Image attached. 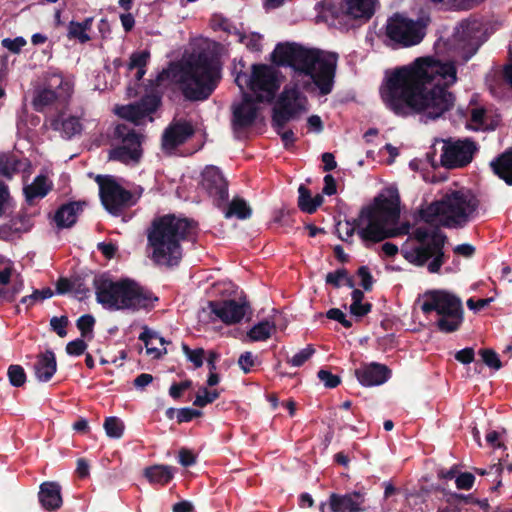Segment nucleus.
Returning a JSON list of instances; mask_svg holds the SVG:
<instances>
[{
	"label": "nucleus",
	"mask_w": 512,
	"mask_h": 512,
	"mask_svg": "<svg viewBox=\"0 0 512 512\" xmlns=\"http://www.w3.org/2000/svg\"><path fill=\"white\" fill-rule=\"evenodd\" d=\"M202 391L204 393L203 395H196L195 400L193 402L194 406L205 407L206 405L213 403L220 397V392L218 390L209 391L207 388H203Z\"/></svg>",
	"instance_id": "de8ad7c7"
},
{
	"label": "nucleus",
	"mask_w": 512,
	"mask_h": 512,
	"mask_svg": "<svg viewBox=\"0 0 512 512\" xmlns=\"http://www.w3.org/2000/svg\"><path fill=\"white\" fill-rule=\"evenodd\" d=\"M474 481H475V476L469 472L461 473L455 479L457 488L464 489V490L471 489L474 484Z\"/></svg>",
	"instance_id": "e2e57ef3"
},
{
	"label": "nucleus",
	"mask_w": 512,
	"mask_h": 512,
	"mask_svg": "<svg viewBox=\"0 0 512 512\" xmlns=\"http://www.w3.org/2000/svg\"><path fill=\"white\" fill-rule=\"evenodd\" d=\"M480 201L470 190H452L430 204L426 213L430 217H441L447 228H463L476 215Z\"/></svg>",
	"instance_id": "6e6552de"
},
{
	"label": "nucleus",
	"mask_w": 512,
	"mask_h": 512,
	"mask_svg": "<svg viewBox=\"0 0 512 512\" xmlns=\"http://www.w3.org/2000/svg\"><path fill=\"white\" fill-rule=\"evenodd\" d=\"M198 223L190 218L166 214L153 219L147 231L152 260L167 267L178 266L182 256V241L192 240L197 234Z\"/></svg>",
	"instance_id": "7ed1b4c3"
},
{
	"label": "nucleus",
	"mask_w": 512,
	"mask_h": 512,
	"mask_svg": "<svg viewBox=\"0 0 512 512\" xmlns=\"http://www.w3.org/2000/svg\"><path fill=\"white\" fill-rule=\"evenodd\" d=\"M182 349L187 358L194 364L195 368L203 365L205 351L203 348L191 349L187 344H182Z\"/></svg>",
	"instance_id": "a18cd8bd"
},
{
	"label": "nucleus",
	"mask_w": 512,
	"mask_h": 512,
	"mask_svg": "<svg viewBox=\"0 0 512 512\" xmlns=\"http://www.w3.org/2000/svg\"><path fill=\"white\" fill-rule=\"evenodd\" d=\"M178 457H179V463L183 467H190L196 463L195 454L186 448L180 449Z\"/></svg>",
	"instance_id": "338daca9"
},
{
	"label": "nucleus",
	"mask_w": 512,
	"mask_h": 512,
	"mask_svg": "<svg viewBox=\"0 0 512 512\" xmlns=\"http://www.w3.org/2000/svg\"><path fill=\"white\" fill-rule=\"evenodd\" d=\"M256 364V357L250 351L242 353L238 359V365L245 374L251 372Z\"/></svg>",
	"instance_id": "052dcab7"
},
{
	"label": "nucleus",
	"mask_w": 512,
	"mask_h": 512,
	"mask_svg": "<svg viewBox=\"0 0 512 512\" xmlns=\"http://www.w3.org/2000/svg\"><path fill=\"white\" fill-rule=\"evenodd\" d=\"M96 300L109 310H152L159 298L148 288L131 278L113 281L104 275L93 280Z\"/></svg>",
	"instance_id": "39448f33"
},
{
	"label": "nucleus",
	"mask_w": 512,
	"mask_h": 512,
	"mask_svg": "<svg viewBox=\"0 0 512 512\" xmlns=\"http://www.w3.org/2000/svg\"><path fill=\"white\" fill-rule=\"evenodd\" d=\"M138 104L143 109L144 113L149 116L150 114L156 112V110L161 105V96L156 93L146 94L140 99Z\"/></svg>",
	"instance_id": "4c0bfd02"
},
{
	"label": "nucleus",
	"mask_w": 512,
	"mask_h": 512,
	"mask_svg": "<svg viewBox=\"0 0 512 512\" xmlns=\"http://www.w3.org/2000/svg\"><path fill=\"white\" fill-rule=\"evenodd\" d=\"M387 192L388 196L379 194L372 205L364 206L352 224L346 223L347 237L353 236L363 220L367 221V225L357 233L364 242L378 243L395 236L394 230L387 226L396 224L400 218V196L397 189H388Z\"/></svg>",
	"instance_id": "20e7f679"
},
{
	"label": "nucleus",
	"mask_w": 512,
	"mask_h": 512,
	"mask_svg": "<svg viewBox=\"0 0 512 512\" xmlns=\"http://www.w3.org/2000/svg\"><path fill=\"white\" fill-rule=\"evenodd\" d=\"M298 207L301 211L306 213V209L311 206V201L313 199L310 190L303 184H301L298 188Z\"/></svg>",
	"instance_id": "6e6d98bb"
},
{
	"label": "nucleus",
	"mask_w": 512,
	"mask_h": 512,
	"mask_svg": "<svg viewBox=\"0 0 512 512\" xmlns=\"http://www.w3.org/2000/svg\"><path fill=\"white\" fill-rule=\"evenodd\" d=\"M357 275L361 278L360 285L365 291H371L374 283V278L370 273L367 266H360L357 270Z\"/></svg>",
	"instance_id": "bf43d9fd"
},
{
	"label": "nucleus",
	"mask_w": 512,
	"mask_h": 512,
	"mask_svg": "<svg viewBox=\"0 0 512 512\" xmlns=\"http://www.w3.org/2000/svg\"><path fill=\"white\" fill-rule=\"evenodd\" d=\"M62 115L63 114L59 112L56 116L50 118L51 129L61 132L62 137L66 139H71L73 136L80 134L82 131L80 119L76 116L63 119Z\"/></svg>",
	"instance_id": "cd10ccee"
},
{
	"label": "nucleus",
	"mask_w": 512,
	"mask_h": 512,
	"mask_svg": "<svg viewBox=\"0 0 512 512\" xmlns=\"http://www.w3.org/2000/svg\"><path fill=\"white\" fill-rule=\"evenodd\" d=\"M458 80L453 61L418 58L411 66L397 68L381 92L383 102L395 115L420 114L436 120L451 111L456 95L449 91Z\"/></svg>",
	"instance_id": "f257e3e1"
},
{
	"label": "nucleus",
	"mask_w": 512,
	"mask_h": 512,
	"mask_svg": "<svg viewBox=\"0 0 512 512\" xmlns=\"http://www.w3.org/2000/svg\"><path fill=\"white\" fill-rule=\"evenodd\" d=\"M23 165V160L13 152H0V176L5 179L12 180L23 169ZM25 165H29V163L27 162Z\"/></svg>",
	"instance_id": "7c9ffc66"
},
{
	"label": "nucleus",
	"mask_w": 512,
	"mask_h": 512,
	"mask_svg": "<svg viewBox=\"0 0 512 512\" xmlns=\"http://www.w3.org/2000/svg\"><path fill=\"white\" fill-rule=\"evenodd\" d=\"M475 352L471 347H466L455 354V359L462 364H470L474 361Z\"/></svg>",
	"instance_id": "774afa93"
},
{
	"label": "nucleus",
	"mask_w": 512,
	"mask_h": 512,
	"mask_svg": "<svg viewBox=\"0 0 512 512\" xmlns=\"http://www.w3.org/2000/svg\"><path fill=\"white\" fill-rule=\"evenodd\" d=\"M489 165L499 179L512 186V147L499 154Z\"/></svg>",
	"instance_id": "c85d7f7f"
},
{
	"label": "nucleus",
	"mask_w": 512,
	"mask_h": 512,
	"mask_svg": "<svg viewBox=\"0 0 512 512\" xmlns=\"http://www.w3.org/2000/svg\"><path fill=\"white\" fill-rule=\"evenodd\" d=\"M96 182L101 202L109 213L118 216L124 209L136 204L137 198L132 192L123 188L112 176L98 175Z\"/></svg>",
	"instance_id": "2eb2a0df"
},
{
	"label": "nucleus",
	"mask_w": 512,
	"mask_h": 512,
	"mask_svg": "<svg viewBox=\"0 0 512 512\" xmlns=\"http://www.w3.org/2000/svg\"><path fill=\"white\" fill-rule=\"evenodd\" d=\"M15 273L14 264L8 260L2 270H0V285L7 286Z\"/></svg>",
	"instance_id": "69168bd1"
},
{
	"label": "nucleus",
	"mask_w": 512,
	"mask_h": 512,
	"mask_svg": "<svg viewBox=\"0 0 512 512\" xmlns=\"http://www.w3.org/2000/svg\"><path fill=\"white\" fill-rule=\"evenodd\" d=\"M114 138L121 145L114 147L109 152V159L124 164L138 163L143 155L142 143L144 135L129 124H118L114 130Z\"/></svg>",
	"instance_id": "f8f14e48"
},
{
	"label": "nucleus",
	"mask_w": 512,
	"mask_h": 512,
	"mask_svg": "<svg viewBox=\"0 0 512 512\" xmlns=\"http://www.w3.org/2000/svg\"><path fill=\"white\" fill-rule=\"evenodd\" d=\"M121 116L127 120L137 123L141 119L147 117V114L144 113L143 109L137 102L135 104L123 107V113L121 114Z\"/></svg>",
	"instance_id": "37998d69"
},
{
	"label": "nucleus",
	"mask_w": 512,
	"mask_h": 512,
	"mask_svg": "<svg viewBox=\"0 0 512 512\" xmlns=\"http://www.w3.org/2000/svg\"><path fill=\"white\" fill-rule=\"evenodd\" d=\"M38 499L43 509L57 511L63 504L61 486L58 482L46 481L39 487Z\"/></svg>",
	"instance_id": "b1692460"
},
{
	"label": "nucleus",
	"mask_w": 512,
	"mask_h": 512,
	"mask_svg": "<svg viewBox=\"0 0 512 512\" xmlns=\"http://www.w3.org/2000/svg\"><path fill=\"white\" fill-rule=\"evenodd\" d=\"M411 236L417 245L401 249L404 259L416 267L427 265V270L432 274L439 273L448 258L444 252L447 236L437 227L425 226L414 228Z\"/></svg>",
	"instance_id": "0eeeda50"
},
{
	"label": "nucleus",
	"mask_w": 512,
	"mask_h": 512,
	"mask_svg": "<svg viewBox=\"0 0 512 512\" xmlns=\"http://www.w3.org/2000/svg\"><path fill=\"white\" fill-rule=\"evenodd\" d=\"M24 289L23 277L17 273L11 286L0 288V299L12 303Z\"/></svg>",
	"instance_id": "f704fd0d"
},
{
	"label": "nucleus",
	"mask_w": 512,
	"mask_h": 512,
	"mask_svg": "<svg viewBox=\"0 0 512 512\" xmlns=\"http://www.w3.org/2000/svg\"><path fill=\"white\" fill-rule=\"evenodd\" d=\"M209 308L225 324L239 323L250 308L247 302L239 303L236 300H215L209 302Z\"/></svg>",
	"instance_id": "412c9836"
},
{
	"label": "nucleus",
	"mask_w": 512,
	"mask_h": 512,
	"mask_svg": "<svg viewBox=\"0 0 512 512\" xmlns=\"http://www.w3.org/2000/svg\"><path fill=\"white\" fill-rule=\"evenodd\" d=\"M317 376L320 381L324 383V386L329 389L336 388L341 383L339 376L334 375L325 369H320L317 373Z\"/></svg>",
	"instance_id": "3c124183"
},
{
	"label": "nucleus",
	"mask_w": 512,
	"mask_h": 512,
	"mask_svg": "<svg viewBox=\"0 0 512 512\" xmlns=\"http://www.w3.org/2000/svg\"><path fill=\"white\" fill-rule=\"evenodd\" d=\"M262 36L259 33H251L250 35L240 34L239 42L244 43L246 47L253 52H260L262 49L261 45Z\"/></svg>",
	"instance_id": "c03bdc74"
},
{
	"label": "nucleus",
	"mask_w": 512,
	"mask_h": 512,
	"mask_svg": "<svg viewBox=\"0 0 512 512\" xmlns=\"http://www.w3.org/2000/svg\"><path fill=\"white\" fill-rule=\"evenodd\" d=\"M124 423L118 417H107L104 421V429L108 437L119 439L124 433Z\"/></svg>",
	"instance_id": "e433bc0d"
},
{
	"label": "nucleus",
	"mask_w": 512,
	"mask_h": 512,
	"mask_svg": "<svg viewBox=\"0 0 512 512\" xmlns=\"http://www.w3.org/2000/svg\"><path fill=\"white\" fill-rule=\"evenodd\" d=\"M364 493L353 491L346 494L331 493L329 496V507L331 512H360L363 509Z\"/></svg>",
	"instance_id": "5701e85b"
},
{
	"label": "nucleus",
	"mask_w": 512,
	"mask_h": 512,
	"mask_svg": "<svg viewBox=\"0 0 512 512\" xmlns=\"http://www.w3.org/2000/svg\"><path fill=\"white\" fill-rule=\"evenodd\" d=\"M201 185L218 208L221 209L227 203L228 181L218 167L207 166L203 170Z\"/></svg>",
	"instance_id": "a211bd4d"
},
{
	"label": "nucleus",
	"mask_w": 512,
	"mask_h": 512,
	"mask_svg": "<svg viewBox=\"0 0 512 512\" xmlns=\"http://www.w3.org/2000/svg\"><path fill=\"white\" fill-rule=\"evenodd\" d=\"M375 0H343L336 7L332 5L330 12L341 24L346 20H369L374 14Z\"/></svg>",
	"instance_id": "f3484780"
},
{
	"label": "nucleus",
	"mask_w": 512,
	"mask_h": 512,
	"mask_svg": "<svg viewBox=\"0 0 512 512\" xmlns=\"http://www.w3.org/2000/svg\"><path fill=\"white\" fill-rule=\"evenodd\" d=\"M72 87L61 73L49 72L43 87L34 91L32 106L35 111L43 113L47 108L64 107L71 95Z\"/></svg>",
	"instance_id": "9b49d317"
},
{
	"label": "nucleus",
	"mask_w": 512,
	"mask_h": 512,
	"mask_svg": "<svg viewBox=\"0 0 512 512\" xmlns=\"http://www.w3.org/2000/svg\"><path fill=\"white\" fill-rule=\"evenodd\" d=\"M88 345L83 340V338H77L73 341H70L66 345V353L70 356H80L84 354Z\"/></svg>",
	"instance_id": "864d4df0"
},
{
	"label": "nucleus",
	"mask_w": 512,
	"mask_h": 512,
	"mask_svg": "<svg viewBox=\"0 0 512 512\" xmlns=\"http://www.w3.org/2000/svg\"><path fill=\"white\" fill-rule=\"evenodd\" d=\"M372 304L370 302L360 303V304H351L350 305V313L358 318L364 317L369 314L372 310Z\"/></svg>",
	"instance_id": "0e129e2a"
},
{
	"label": "nucleus",
	"mask_w": 512,
	"mask_h": 512,
	"mask_svg": "<svg viewBox=\"0 0 512 512\" xmlns=\"http://www.w3.org/2000/svg\"><path fill=\"white\" fill-rule=\"evenodd\" d=\"M354 374L362 386L372 387L387 382L391 377L392 371L385 364L371 362L369 364H362L361 367L355 369Z\"/></svg>",
	"instance_id": "4be33fe9"
},
{
	"label": "nucleus",
	"mask_w": 512,
	"mask_h": 512,
	"mask_svg": "<svg viewBox=\"0 0 512 512\" xmlns=\"http://www.w3.org/2000/svg\"><path fill=\"white\" fill-rule=\"evenodd\" d=\"M275 330V324L264 320L254 325L247 333L251 341H265L271 336V332Z\"/></svg>",
	"instance_id": "72a5a7b5"
},
{
	"label": "nucleus",
	"mask_w": 512,
	"mask_h": 512,
	"mask_svg": "<svg viewBox=\"0 0 512 512\" xmlns=\"http://www.w3.org/2000/svg\"><path fill=\"white\" fill-rule=\"evenodd\" d=\"M53 296L51 288L46 287L41 290L35 289L32 294L26 295L20 299V303L26 306V309L33 307L37 301L49 299Z\"/></svg>",
	"instance_id": "c9c22d12"
},
{
	"label": "nucleus",
	"mask_w": 512,
	"mask_h": 512,
	"mask_svg": "<svg viewBox=\"0 0 512 512\" xmlns=\"http://www.w3.org/2000/svg\"><path fill=\"white\" fill-rule=\"evenodd\" d=\"M441 142L442 153L440 163L446 169L463 168L471 163L474 153L477 151L476 143L468 138L452 140H437Z\"/></svg>",
	"instance_id": "dca6fc26"
},
{
	"label": "nucleus",
	"mask_w": 512,
	"mask_h": 512,
	"mask_svg": "<svg viewBox=\"0 0 512 512\" xmlns=\"http://www.w3.org/2000/svg\"><path fill=\"white\" fill-rule=\"evenodd\" d=\"M421 310L425 315L437 314L435 326L442 333H453L460 329L464 321V308L461 299L446 290H431L424 294Z\"/></svg>",
	"instance_id": "1a4fd4ad"
},
{
	"label": "nucleus",
	"mask_w": 512,
	"mask_h": 512,
	"mask_svg": "<svg viewBox=\"0 0 512 512\" xmlns=\"http://www.w3.org/2000/svg\"><path fill=\"white\" fill-rule=\"evenodd\" d=\"M425 30L422 22L409 19L400 13L393 14L386 23L387 38L401 47L419 44L426 34Z\"/></svg>",
	"instance_id": "4468645a"
},
{
	"label": "nucleus",
	"mask_w": 512,
	"mask_h": 512,
	"mask_svg": "<svg viewBox=\"0 0 512 512\" xmlns=\"http://www.w3.org/2000/svg\"><path fill=\"white\" fill-rule=\"evenodd\" d=\"M315 353V349L312 345H308L306 348L300 350L296 353L291 359L288 360V363H291L295 367L302 366L309 358Z\"/></svg>",
	"instance_id": "8fccbe9b"
},
{
	"label": "nucleus",
	"mask_w": 512,
	"mask_h": 512,
	"mask_svg": "<svg viewBox=\"0 0 512 512\" xmlns=\"http://www.w3.org/2000/svg\"><path fill=\"white\" fill-rule=\"evenodd\" d=\"M149 59L150 52L148 50L133 52L130 56V61L128 63V70L131 71L137 68H146Z\"/></svg>",
	"instance_id": "a19ab883"
},
{
	"label": "nucleus",
	"mask_w": 512,
	"mask_h": 512,
	"mask_svg": "<svg viewBox=\"0 0 512 512\" xmlns=\"http://www.w3.org/2000/svg\"><path fill=\"white\" fill-rule=\"evenodd\" d=\"M257 100L251 94L243 92L242 101L232 107V128L235 132L252 127L258 116Z\"/></svg>",
	"instance_id": "6ab92c4d"
},
{
	"label": "nucleus",
	"mask_w": 512,
	"mask_h": 512,
	"mask_svg": "<svg viewBox=\"0 0 512 512\" xmlns=\"http://www.w3.org/2000/svg\"><path fill=\"white\" fill-rule=\"evenodd\" d=\"M144 476L152 484H168L174 476V469L167 465H153L145 468Z\"/></svg>",
	"instance_id": "2f4dec72"
},
{
	"label": "nucleus",
	"mask_w": 512,
	"mask_h": 512,
	"mask_svg": "<svg viewBox=\"0 0 512 512\" xmlns=\"http://www.w3.org/2000/svg\"><path fill=\"white\" fill-rule=\"evenodd\" d=\"M194 134L195 128L190 121L173 120L162 134V148L165 151H173L186 143Z\"/></svg>",
	"instance_id": "aec40b11"
},
{
	"label": "nucleus",
	"mask_w": 512,
	"mask_h": 512,
	"mask_svg": "<svg viewBox=\"0 0 512 512\" xmlns=\"http://www.w3.org/2000/svg\"><path fill=\"white\" fill-rule=\"evenodd\" d=\"M4 48L9 50L11 53L18 54L21 49L27 44L25 38L18 36L14 39L5 38L1 41Z\"/></svg>",
	"instance_id": "5fc2aeb1"
},
{
	"label": "nucleus",
	"mask_w": 512,
	"mask_h": 512,
	"mask_svg": "<svg viewBox=\"0 0 512 512\" xmlns=\"http://www.w3.org/2000/svg\"><path fill=\"white\" fill-rule=\"evenodd\" d=\"M347 276V269L339 268L333 272H329L325 277V282L334 288L341 287V281Z\"/></svg>",
	"instance_id": "4d7b16f0"
},
{
	"label": "nucleus",
	"mask_w": 512,
	"mask_h": 512,
	"mask_svg": "<svg viewBox=\"0 0 512 512\" xmlns=\"http://www.w3.org/2000/svg\"><path fill=\"white\" fill-rule=\"evenodd\" d=\"M242 81L255 93L259 103L272 101L280 87L276 70L267 64H253L250 75L246 73L237 75L235 82L243 91Z\"/></svg>",
	"instance_id": "9d476101"
},
{
	"label": "nucleus",
	"mask_w": 512,
	"mask_h": 512,
	"mask_svg": "<svg viewBox=\"0 0 512 512\" xmlns=\"http://www.w3.org/2000/svg\"><path fill=\"white\" fill-rule=\"evenodd\" d=\"M12 201L8 186L3 181H0V218L12 205Z\"/></svg>",
	"instance_id": "603ef678"
},
{
	"label": "nucleus",
	"mask_w": 512,
	"mask_h": 512,
	"mask_svg": "<svg viewBox=\"0 0 512 512\" xmlns=\"http://www.w3.org/2000/svg\"><path fill=\"white\" fill-rule=\"evenodd\" d=\"M223 64L219 54L201 50L186 61L180 78L181 92L189 101L207 100L222 79Z\"/></svg>",
	"instance_id": "423d86ee"
},
{
	"label": "nucleus",
	"mask_w": 512,
	"mask_h": 512,
	"mask_svg": "<svg viewBox=\"0 0 512 512\" xmlns=\"http://www.w3.org/2000/svg\"><path fill=\"white\" fill-rule=\"evenodd\" d=\"M432 492L439 501L437 512H460L462 509L459 493L447 491L440 486H433Z\"/></svg>",
	"instance_id": "c756f323"
},
{
	"label": "nucleus",
	"mask_w": 512,
	"mask_h": 512,
	"mask_svg": "<svg viewBox=\"0 0 512 512\" xmlns=\"http://www.w3.org/2000/svg\"><path fill=\"white\" fill-rule=\"evenodd\" d=\"M7 376L14 387H21L26 382V373L21 365L12 364L8 367Z\"/></svg>",
	"instance_id": "58836bf2"
},
{
	"label": "nucleus",
	"mask_w": 512,
	"mask_h": 512,
	"mask_svg": "<svg viewBox=\"0 0 512 512\" xmlns=\"http://www.w3.org/2000/svg\"><path fill=\"white\" fill-rule=\"evenodd\" d=\"M307 98L295 87H284L273 109L271 125L274 129H284L288 122L298 119L306 111Z\"/></svg>",
	"instance_id": "ddd939ff"
},
{
	"label": "nucleus",
	"mask_w": 512,
	"mask_h": 512,
	"mask_svg": "<svg viewBox=\"0 0 512 512\" xmlns=\"http://www.w3.org/2000/svg\"><path fill=\"white\" fill-rule=\"evenodd\" d=\"M479 355L482 358V361L489 367L494 370H499L502 367V362L499 359L498 354L489 348L481 349L479 351Z\"/></svg>",
	"instance_id": "ea45409f"
},
{
	"label": "nucleus",
	"mask_w": 512,
	"mask_h": 512,
	"mask_svg": "<svg viewBox=\"0 0 512 512\" xmlns=\"http://www.w3.org/2000/svg\"><path fill=\"white\" fill-rule=\"evenodd\" d=\"M53 189V182L45 174L37 175L33 182L24 186L23 194L29 205L34 204L36 199H43Z\"/></svg>",
	"instance_id": "bb28decb"
},
{
	"label": "nucleus",
	"mask_w": 512,
	"mask_h": 512,
	"mask_svg": "<svg viewBox=\"0 0 512 512\" xmlns=\"http://www.w3.org/2000/svg\"><path fill=\"white\" fill-rule=\"evenodd\" d=\"M202 412L200 410H196L190 407L180 408L177 411V422L179 424L190 422L194 418L200 417Z\"/></svg>",
	"instance_id": "13d9d810"
},
{
	"label": "nucleus",
	"mask_w": 512,
	"mask_h": 512,
	"mask_svg": "<svg viewBox=\"0 0 512 512\" xmlns=\"http://www.w3.org/2000/svg\"><path fill=\"white\" fill-rule=\"evenodd\" d=\"M69 324V319L67 316L63 315L60 317H52L50 320L51 329L61 338L67 335L66 327Z\"/></svg>",
	"instance_id": "09e8293b"
},
{
	"label": "nucleus",
	"mask_w": 512,
	"mask_h": 512,
	"mask_svg": "<svg viewBox=\"0 0 512 512\" xmlns=\"http://www.w3.org/2000/svg\"><path fill=\"white\" fill-rule=\"evenodd\" d=\"M326 317L339 322L345 328H351L352 322L346 318V315L339 308H331L326 312Z\"/></svg>",
	"instance_id": "680f3d73"
},
{
	"label": "nucleus",
	"mask_w": 512,
	"mask_h": 512,
	"mask_svg": "<svg viewBox=\"0 0 512 512\" xmlns=\"http://www.w3.org/2000/svg\"><path fill=\"white\" fill-rule=\"evenodd\" d=\"M57 370L55 353L52 350H46L36 357L34 363V374L38 381L48 382L54 376Z\"/></svg>",
	"instance_id": "a878e982"
},
{
	"label": "nucleus",
	"mask_w": 512,
	"mask_h": 512,
	"mask_svg": "<svg viewBox=\"0 0 512 512\" xmlns=\"http://www.w3.org/2000/svg\"><path fill=\"white\" fill-rule=\"evenodd\" d=\"M67 37L69 39H78L80 43L90 41V36L82 29L80 22L70 21L68 25Z\"/></svg>",
	"instance_id": "49530a36"
},
{
	"label": "nucleus",
	"mask_w": 512,
	"mask_h": 512,
	"mask_svg": "<svg viewBox=\"0 0 512 512\" xmlns=\"http://www.w3.org/2000/svg\"><path fill=\"white\" fill-rule=\"evenodd\" d=\"M337 54H323L319 49L306 48L297 43H278L272 53V60L278 66H289L298 74L310 77L303 89L312 92L317 88L319 95L330 94L334 87Z\"/></svg>",
	"instance_id": "f03ea898"
},
{
	"label": "nucleus",
	"mask_w": 512,
	"mask_h": 512,
	"mask_svg": "<svg viewBox=\"0 0 512 512\" xmlns=\"http://www.w3.org/2000/svg\"><path fill=\"white\" fill-rule=\"evenodd\" d=\"M86 205L84 201H70L61 205L55 212L54 221L59 229L71 228Z\"/></svg>",
	"instance_id": "393cba45"
},
{
	"label": "nucleus",
	"mask_w": 512,
	"mask_h": 512,
	"mask_svg": "<svg viewBox=\"0 0 512 512\" xmlns=\"http://www.w3.org/2000/svg\"><path fill=\"white\" fill-rule=\"evenodd\" d=\"M225 218H231L235 216L238 219L244 220L251 217L252 209L248 206L246 201L242 198L235 197L228 205H224Z\"/></svg>",
	"instance_id": "473e14b6"
},
{
	"label": "nucleus",
	"mask_w": 512,
	"mask_h": 512,
	"mask_svg": "<svg viewBox=\"0 0 512 512\" xmlns=\"http://www.w3.org/2000/svg\"><path fill=\"white\" fill-rule=\"evenodd\" d=\"M95 325V318L91 314H84L76 321V326L80 331L81 337L85 338L92 334Z\"/></svg>",
	"instance_id": "79ce46f5"
}]
</instances>
